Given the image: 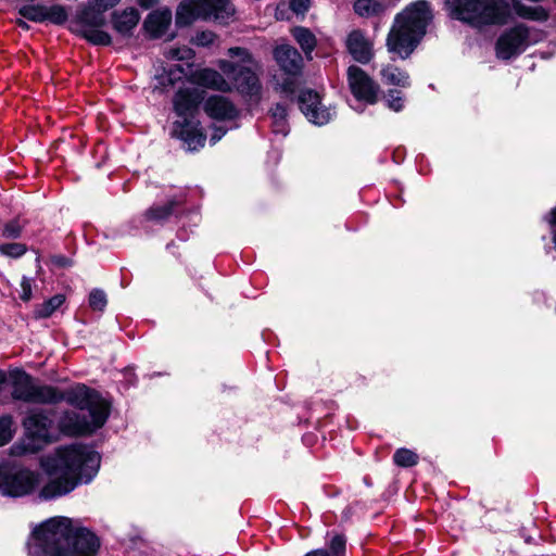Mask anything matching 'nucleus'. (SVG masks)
Listing matches in <instances>:
<instances>
[{
	"label": "nucleus",
	"instance_id": "obj_11",
	"mask_svg": "<svg viewBox=\"0 0 556 556\" xmlns=\"http://www.w3.org/2000/svg\"><path fill=\"white\" fill-rule=\"evenodd\" d=\"M348 84L352 94L361 101L374 104L377 101L379 87L367 75V73L356 65L348 68Z\"/></svg>",
	"mask_w": 556,
	"mask_h": 556
},
{
	"label": "nucleus",
	"instance_id": "obj_25",
	"mask_svg": "<svg viewBox=\"0 0 556 556\" xmlns=\"http://www.w3.org/2000/svg\"><path fill=\"white\" fill-rule=\"evenodd\" d=\"M389 9L387 0H356L353 3L354 13L364 18L379 17Z\"/></svg>",
	"mask_w": 556,
	"mask_h": 556
},
{
	"label": "nucleus",
	"instance_id": "obj_1",
	"mask_svg": "<svg viewBox=\"0 0 556 556\" xmlns=\"http://www.w3.org/2000/svg\"><path fill=\"white\" fill-rule=\"evenodd\" d=\"M40 465L48 480L41 485L38 500L51 501L90 482L99 470L100 455L87 445L70 444L43 457Z\"/></svg>",
	"mask_w": 556,
	"mask_h": 556
},
{
	"label": "nucleus",
	"instance_id": "obj_44",
	"mask_svg": "<svg viewBox=\"0 0 556 556\" xmlns=\"http://www.w3.org/2000/svg\"><path fill=\"white\" fill-rule=\"evenodd\" d=\"M21 294L20 298L27 302L31 299L33 281L27 277H23L21 281Z\"/></svg>",
	"mask_w": 556,
	"mask_h": 556
},
{
	"label": "nucleus",
	"instance_id": "obj_9",
	"mask_svg": "<svg viewBox=\"0 0 556 556\" xmlns=\"http://www.w3.org/2000/svg\"><path fill=\"white\" fill-rule=\"evenodd\" d=\"M222 72L232 80L236 89L251 98H258L261 84L257 75L250 67L239 66L229 61H219Z\"/></svg>",
	"mask_w": 556,
	"mask_h": 556
},
{
	"label": "nucleus",
	"instance_id": "obj_46",
	"mask_svg": "<svg viewBox=\"0 0 556 556\" xmlns=\"http://www.w3.org/2000/svg\"><path fill=\"white\" fill-rule=\"evenodd\" d=\"M215 40V35L212 33V31H202L200 34H198L194 38V42L198 45V46H210L214 42Z\"/></svg>",
	"mask_w": 556,
	"mask_h": 556
},
{
	"label": "nucleus",
	"instance_id": "obj_18",
	"mask_svg": "<svg viewBox=\"0 0 556 556\" xmlns=\"http://www.w3.org/2000/svg\"><path fill=\"white\" fill-rule=\"evenodd\" d=\"M52 422V418L48 410H33L25 418L24 427L33 437L48 440Z\"/></svg>",
	"mask_w": 556,
	"mask_h": 556
},
{
	"label": "nucleus",
	"instance_id": "obj_26",
	"mask_svg": "<svg viewBox=\"0 0 556 556\" xmlns=\"http://www.w3.org/2000/svg\"><path fill=\"white\" fill-rule=\"evenodd\" d=\"M291 34L301 47L305 56L308 60H312V53L317 46V39L315 35L308 28L302 26L292 28Z\"/></svg>",
	"mask_w": 556,
	"mask_h": 556
},
{
	"label": "nucleus",
	"instance_id": "obj_47",
	"mask_svg": "<svg viewBox=\"0 0 556 556\" xmlns=\"http://www.w3.org/2000/svg\"><path fill=\"white\" fill-rule=\"evenodd\" d=\"M157 0H138V3L143 9H149L156 3Z\"/></svg>",
	"mask_w": 556,
	"mask_h": 556
},
{
	"label": "nucleus",
	"instance_id": "obj_21",
	"mask_svg": "<svg viewBox=\"0 0 556 556\" xmlns=\"http://www.w3.org/2000/svg\"><path fill=\"white\" fill-rule=\"evenodd\" d=\"M172 22V11L169 9H159L152 11L144 21V28L152 37L162 36Z\"/></svg>",
	"mask_w": 556,
	"mask_h": 556
},
{
	"label": "nucleus",
	"instance_id": "obj_29",
	"mask_svg": "<svg viewBox=\"0 0 556 556\" xmlns=\"http://www.w3.org/2000/svg\"><path fill=\"white\" fill-rule=\"evenodd\" d=\"M271 128L275 134L286 136L289 131L287 123V109L281 104H276L270 110Z\"/></svg>",
	"mask_w": 556,
	"mask_h": 556
},
{
	"label": "nucleus",
	"instance_id": "obj_34",
	"mask_svg": "<svg viewBox=\"0 0 556 556\" xmlns=\"http://www.w3.org/2000/svg\"><path fill=\"white\" fill-rule=\"evenodd\" d=\"M45 8L43 5H24L18 13L29 21L39 23L46 21Z\"/></svg>",
	"mask_w": 556,
	"mask_h": 556
},
{
	"label": "nucleus",
	"instance_id": "obj_27",
	"mask_svg": "<svg viewBox=\"0 0 556 556\" xmlns=\"http://www.w3.org/2000/svg\"><path fill=\"white\" fill-rule=\"evenodd\" d=\"M513 9L515 13L525 20L544 22L548 18V13L543 7H529L520 0H513Z\"/></svg>",
	"mask_w": 556,
	"mask_h": 556
},
{
	"label": "nucleus",
	"instance_id": "obj_20",
	"mask_svg": "<svg viewBox=\"0 0 556 556\" xmlns=\"http://www.w3.org/2000/svg\"><path fill=\"white\" fill-rule=\"evenodd\" d=\"M275 60L286 73L298 74L303 65L300 52L290 45L278 46L274 51Z\"/></svg>",
	"mask_w": 556,
	"mask_h": 556
},
{
	"label": "nucleus",
	"instance_id": "obj_2",
	"mask_svg": "<svg viewBox=\"0 0 556 556\" xmlns=\"http://www.w3.org/2000/svg\"><path fill=\"white\" fill-rule=\"evenodd\" d=\"M431 18L430 5L420 0L408 5L396 15L387 38V47L402 59L407 58L425 35L426 26Z\"/></svg>",
	"mask_w": 556,
	"mask_h": 556
},
{
	"label": "nucleus",
	"instance_id": "obj_7",
	"mask_svg": "<svg viewBox=\"0 0 556 556\" xmlns=\"http://www.w3.org/2000/svg\"><path fill=\"white\" fill-rule=\"evenodd\" d=\"M9 383L14 400L35 404H54L63 399L55 388L36 384L29 375L18 369L10 371Z\"/></svg>",
	"mask_w": 556,
	"mask_h": 556
},
{
	"label": "nucleus",
	"instance_id": "obj_41",
	"mask_svg": "<svg viewBox=\"0 0 556 556\" xmlns=\"http://www.w3.org/2000/svg\"><path fill=\"white\" fill-rule=\"evenodd\" d=\"M1 233L9 239L18 238L22 233V226L17 220H11L2 227Z\"/></svg>",
	"mask_w": 556,
	"mask_h": 556
},
{
	"label": "nucleus",
	"instance_id": "obj_49",
	"mask_svg": "<svg viewBox=\"0 0 556 556\" xmlns=\"http://www.w3.org/2000/svg\"><path fill=\"white\" fill-rule=\"evenodd\" d=\"M305 556H328V553L325 549H316L307 553Z\"/></svg>",
	"mask_w": 556,
	"mask_h": 556
},
{
	"label": "nucleus",
	"instance_id": "obj_45",
	"mask_svg": "<svg viewBox=\"0 0 556 556\" xmlns=\"http://www.w3.org/2000/svg\"><path fill=\"white\" fill-rule=\"evenodd\" d=\"M229 55L230 56H239L241 59V61L245 64H250L252 63V56L251 54L248 52V50L243 49V48H239V47H236V48H230L229 51H228Z\"/></svg>",
	"mask_w": 556,
	"mask_h": 556
},
{
	"label": "nucleus",
	"instance_id": "obj_28",
	"mask_svg": "<svg viewBox=\"0 0 556 556\" xmlns=\"http://www.w3.org/2000/svg\"><path fill=\"white\" fill-rule=\"evenodd\" d=\"M381 76L386 84L404 88L409 86V76L407 73L393 65H387L383 67L381 70Z\"/></svg>",
	"mask_w": 556,
	"mask_h": 556
},
{
	"label": "nucleus",
	"instance_id": "obj_13",
	"mask_svg": "<svg viewBox=\"0 0 556 556\" xmlns=\"http://www.w3.org/2000/svg\"><path fill=\"white\" fill-rule=\"evenodd\" d=\"M58 427L66 435H83L92 433L102 426H96L94 417L87 413L67 410L60 417Z\"/></svg>",
	"mask_w": 556,
	"mask_h": 556
},
{
	"label": "nucleus",
	"instance_id": "obj_17",
	"mask_svg": "<svg viewBox=\"0 0 556 556\" xmlns=\"http://www.w3.org/2000/svg\"><path fill=\"white\" fill-rule=\"evenodd\" d=\"M202 100L203 94L197 88L179 89L174 99V108L179 116L187 119L188 116H193L198 111Z\"/></svg>",
	"mask_w": 556,
	"mask_h": 556
},
{
	"label": "nucleus",
	"instance_id": "obj_31",
	"mask_svg": "<svg viewBox=\"0 0 556 556\" xmlns=\"http://www.w3.org/2000/svg\"><path fill=\"white\" fill-rule=\"evenodd\" d=\"M65 301V296L63 294H56L50 298L48 301L43 302L40 306H38L35 311V315L38 318H47L50 317Z\"/></svg>",
	"mask_w": 556,
	"mask_h": 556
},
{
	"label": "nucleus",
	"instance_id": "obj_24",
	"mask_svg": "<svg viewBox=\"0 0 556 556\" xmlns=\"http://www.w3.org/2000/svg\"><path fill=\"white\" fill-rule=\"evenodd\" d=\"M140 15L134 8L112 14L114 29L123 36H127L138 25Z\"/></svg>",
	"mask_w": 556,
	"mask_h": 556
},
{
	"label": "nucleus",
	"instance_id": "obj_22",
	"mask_svg": "<svg viewBox=\"0 0 556 556\" xmlns=\"http://www.w3.org/2000/svg\"><path fill=\"white\" fill-rule=\"evenodd\" d=\"M118 2L119 0H90L89 8L80 14V21L87 24L102 25L104 23L102 13Z\"/></svg>",
	"mask_w": 556,
	"mask_h": 556
},
{
	"label": "nucleus",
	"instance_id": "obj_8",
	"mask_svg": "<svg viewBox=\"0 0 556 556\" xmlns=\"http://www.w3.org/2000/svg\"><path fill=\"white\" fill-rule=\"evenodd\" d=\"M59 393L63 396L61 401L79 408V412L89 414L94 417L96 426H103L109 416L108 403L96 392L85 386H77L66 393Z\"/></svg>",
	"mask_w": 556,
	"mask_h": 556
},
{
	"label": "nucleus",
	"instance_id": "obj_10",
	"mask_svg": "<svg viewBox=\"0 0 556 556\" xmlns=\"http://www.w3.org/2000/svg\"><path fill=\"white\" fill-rule=\"evenodd\" d=\"M529 28L525 24H518L504 31L496 41V55L502 60H509L521 52L528 46Z\"/></svg>",
	"mask_w": 556,
	"mask_h": 556
},
{
	"label": "nucleus",
	"instance_id": "obj_50",
	"mask_svg": "<svg viewBox=\"0 0 556 556\" xmlns=\"http://www.w3.org/2000/svg\"><path fill=\"white\" fill-rule=\"evenodd\" d=\"M16 23L22 28H28V25L22 20H17Z\"/></svg>",
	"mask_w": 556,
	"mask_h": 556
},
{
	"label": "nucleus",
	"instance_id": "obj_37",
	"mask_svg": "<svg viewBox=\"0 0 556 556\" xmlns=\"http://www.w3.org/2000/svg\"><path fill=\"white\" fill-rule=\"evenodd\" d=\"M26 251H27V248L23 243L15 242V243L0 244V253L5 256L17 258V257H21L22 255H24L26 253Z\"/></svg>",
	"mask_w": 556,
	"mask_h": 556
},
{
	"label": "nucleus",
	"instance_id": "obj_36",
	"mask_svg": "<svg viewBox=\"0 0 556 556\" xmlns=\"http://www.w3.org/2000/svg\"><path fill=\"white\" fill-rule=\"evenodd\" d=\"M108 304V298L104 291L94 289L89 294V306L93 311L102 312Z\"/></svg>",
	"mask_w": 556,
	"mask_h": 556
},
{
	"label": "nucleus",
	"instance_id": "obj_30",
	"mask_svg": "<svg viewBox=\"0 0 556 556\" xmlns=\"http://www.w3.org/2000/svg\"><path fill=\"white\" fill-rule=\"evenodd\" d=\"M84 24L86 25V28L83 30V35L88 41L92 42L93 45L101 46H109L111 43V36L106 31L91 27L96 26L94 24Z\"/></svg>",
	"mask_w": 556,
	"mask_h": 556
},
{
	"label": "nucleus",
	"instance_id": "obj_42",
	"mask_svg": "<svg viewBox=\"0 0 556 556\" xmlns=\"http://www.w3.org/2000/svg\"><path fill=\"white\" fill-rule=\"evenodd\" d=\"M388 106L395 112H399L403 109V99L399 91L390 90L388 92Z\"/></svg>",
	"mask_w": 556,
	"mask_h": 556
},
{
	"label": "nucleus",
	"instance_id": "obj_14",
	"mask_svg": "<svg viewBox=\"0 0 556 556\" xmlns=\"http://www.w3.org/2000/svg\"><path fill=\"white\" fill-rule=\"evenodd\" d=\"M345 46L352 58L362 64L369 63L374 58V42L361 29L348 35Z\"/></svg>",
	"mask_w": 556,
	"mask_h": 556
},
{
	"label": "nucleus",
	"instance_id": "obj_48",
	"mask_svg": "<svg viewBox=\"0 0 556 556\" xmlns=\"http://www.w3.org/2000/svg\"><path fill=\"white\" fill-rule=\"evenodd\" d=\"M225 135V130L217 129L211 137V141L216 143L223 136Z\"/></svg>",
	"mask_w": 556,
	"mask_h": 556
},
{
	"label": "nucleus",
	"instance_id": "obj_33",
	"mask_svg": "<svg viewBox=\"0 0 556 556\" xmlns=\"http://www.w3.org/2000/svg\"><path fill=\"white\" fill-rule=\"evenodd\" d=\"M418 455L408 448H399L393 455V462L400 467H412L418 463Z\"/></svg>",
	"mask_w": 556,
	"mask_h": 556
},
{
	"label": "nucleus",
	"instance_id": "obj_19",
	"mask_svg": "<svg viewBox=\"0 0 556 556\" xmlns=\"http://www.w3.org/2000/svg\"><path fill=\"white\" fill-rule=\"evenodd\" d=\"M205 113L214 119H233L238 115V111L233 103L223 96H212L203 106Z\"/></svg>",
	"mask_w": 556,
	"mask_h": 556
},
{
	"label": "nucleus",
	"instance_id": "obj_40",
	"mask_svg": "<svg viewBox=\"0 0 556 556\" xmlns=\"http://www.w3.org/2000/svg\"><path fill=\"white\" fill-rule=\"evenodd\" d=\"M166 56L172 60H191L193 51L188 47L170 48L166 52Z\"/></svg>",
	"mask_w": 556,
	"mask_h": 556
},
{
	"label": "nucleus",
	"instance_id": "obj_3",
	"mask_svg": "<svg viewBox=\"0 0 556 556\" xmlns=\"http://www.w3.org/2000/svg\"><path fill=\"white\" fill-rule=\"evenodd\" d=\"M73 533L72 519L50 518L34 530L28 552L31 556H68Z\"/></svg>",
	"mask_w": 556,
	"mask_h": 556
},
{
	"label": "nucleus",
	"instance_id": "obj_32",
	"mask_svg": "<svg viewBox=\"0 0 556 556\" xmlns=\"http://www.w3.org/2000/svg\"><path fill=\"white\" fill-rule=\"evenodd\" d=\"M174 204L173 201H169L164 204L154 205L146 212V217L155 222L163 220L173 213Z\"/></svg>",
	"mask_w": 556,
	"mask_h": 556
},
{
	"label": "nucleus",
	"instance_id": "obj_15",
	"mask_svg": "<svg viewBox=\"0 0 556 556\" xmlns=\"http://www.w3.org/2000/svg\"><path fill=\"white\" fill-rule=\"evenodd\" d=\"M98 538L85 528H75L68 556H93L99 548Z\"/></svg>",
	"mask_w": 556,
	"mask_h": 556
},
{
	"label": "nucleus",
	"instance_id": "obj_35",
	"mask_svg": "<svg viewBox=\"0 0 556 556\" xmlns=\"http://www.w3.org/2000/svg\"><path fill=\"white\" fill-rule=\"evenodd\" d=\"M46 20L54 24H63L67 20V12L62 5H51L45 8Z\"/></svg>",
	"mask_w": 556,
	"mask_h": 556
},
{
	"label": "nucleus",
	"instance_id": "obj_43",
	"mask_svg": "<svg viewBox=\"0 0 556 556\" xmlns=\"http://www.w3.org/2000/svg\"><path fill=\"white\" fill-rule=\"evenodd\" d=\"M309 4V0H290L289 8L296 15H304L308 10Z\"/></svg>",
	"mask_w": 556,
	"mask_h": 556
},
{
	"label": "nucleus",
	"instance_id": "obj_4",
	"mask_svg": "<svg viewBox=\"0 0 556 556\" xmlns=\"http://www.w3.org/2000/svg\"><path fill=\"white\" fill-rule=\"evenodd\" d=\"M453 16L473 26L505 25L511 14L506 0H446Z\"/></svg>",
	"mask_w": 556,
	"mask_h": 556
},
{
	"label": "nucleus",
	"instance_id": "obj_38",
	"mask_svg": "<svg viewBox=\"0 0 556 556\" xmlns=\"http://www.w3.org/2000/svg\"><path fill=\"white\" fill-rule=\"evenodd\" d=\"M346 540L341 534H336L329 542L328 556H345Z\"/></svg>",
	"mask_w": 556,
	"mask_h": 556
},
{
	"label": "nucleus",
	"instance_id": "obj_16",
	"mask_svg": "<svg viewBox=\"0 0 556 556\" xmlns=\"http://www.w3.org/2000/svg\"><path fill=\"white\" fill-rule=\"evenodd\" d=\"M173 134L181 139L191 151L202 148L206 139L199 124L188 119L176 122L174 124Z\"/></svg>",
	"mask_w": 556,
	"mask_h": 556
},
{
	"label": "nucleus",
	"instance_id": "obj_5",
	"mask_svg": "<svg viewBox=\"0 0 556 556\" xmlns=\"http://www.w3.org/2000/svg\"><path fill=\"white\" fill-rule=\"evenodd\" d=\"M235 13L229 0H182L176 11V24L187 26L199 18L228 24Z\"/></svg>",
	"mask_w": 556,
	"mask_h": 556
},
{
	"label": "nucleus",
	"instance_id": "obj_39",
	"mask_svg": "<svg viewBox=\"0 0 556 556\" xmlns=\"http://www.w3.org/2000/svg\"><path fill=\"white\" fill-rule=\"evenodd\" d=\"M12 425L13 421L10 416H3L0 418V446L7 444L12 439Z\"/></svg>",
	"mask_w": 556,
	"mask_h": 556
},
{
	"label": "nucleus",
	"instance_id": "obj_23",
	"mask_svg": "<svg viewBox=\"0 0 556 556\" xmlns=\"http://www.w3.org/2000/svg\"><path fill=\"white\" fill-rule=\"evenodd\" d=\"M195 81L210 89L227 92L231 90V84L228 83L224 76L215 70L203 68L194 74Z\"/></svg>",
	"mask_w": 556,
	"mask_h": 556
},
{
	"label": "nucleus",
	"instance_id": "obj_6",
	"mask_svg": "<svg viewBox=\"0 0 556 556\" xmlns=\"http://www.w3.org/2000/svg\"><path fill=\"white\" fill-rule=\"evenodd\" d=\"M41 475L28 468L0 464V493L5 496L22 497L38 494L41 489Z\"/></svg>",
	"mask_w": 556,
	"mask_h": 556
},
{
	"label": "nucleus",
	"instance_id": "obj_12",
	"mask_svg": "<svg viewBox=\"0 0 556 556\" xmlns=\"http://www.w3.org/2000/svg\"><path fill=\"white\" fill-rule=\"evenodd\" d=\"M299 105L305 117L316 125H325L333 116V112L323 105L320 96L313 90H303L300 93Z\"/></svg>",
	"mask_w": 556,
	"mask_h": 556
}]
</instances>
